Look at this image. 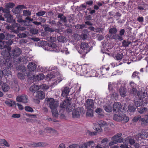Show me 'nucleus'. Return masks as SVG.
I'll return each instance as SVG.
<instances>
[{
  "mask_svg": "<svg viewBox=\"0 0 148 148\" xmlns=\"http://www.w3.org/2000/svg\"><path fill=\"white\" fill-rule=\"evenodd\" d=\"M45 100L47 101V103L51 110L52 115L53 117L57 118L58 114L57 109V107L58 105L55 102L54 99L52 98H48Z\"/></svg>",
  "mask_w": 148,
  "mask_h": 148,
  "instance_id": "nucleus-1",
  "label": "nucleus"
},
{
  "mask_svg": "<svg viewBox=\"0 0 148 148\" xmlns=\"http://www.w3.org/2000/svg\"><path fill=\"white\" fill-rule=\"evenodd\" d=\"M6 28L7 29L10 30V32L16 34H18L19 32L26 30V28L21 26L20 24L16 23H14L12 25H7Z\"/></svg>",
  "mask_w": 148,
  "mask_h": 148,
  "instance_id": "nucleus-2",
  "label": "nucleus"
},
{
  "mask_svg": "<svg viewBox=\"0 0 148 148\" xmlns=\"http://www.w3.org/2000/svg\"><path fill=\"white\" fill-rule=\"evenodd\" d=\"M7 51H5V53L11 57H18L21 53V50L18 47H16L12 49L11 50L10 47H8L7 48Z\"/></svg>",
  "mask_w": 148,
  "mask_h": 148,
  "instance_id": "nucleus-3",
  "label": "nucleus"
},
{
  "mask_svg": "<svg viewBox=\"0 0 148 148\" xmlns=\"http://www.w3.org/2000/svg\"><path fill=\"white\" fill-rule=\"evenodd\" d=\"M50 42L48 44L49 48V50L51 51L58 52L60 51L59 48L57 47L55 42L57 40L56 37H51L50 38Z\"/></svg>",
  "mask_w": 148,
  "mask_h": 148,
  "instance_id": "nucleus-4",
  "label": "nucleus"
},
{
  "mask_svg": "<svg viewBox=\"0 0 148 148\" xmlns=\"http://www.w3.org/2000/svg\"><path fill=\"white\" fill-rule=\"evenodd\" d=\"M88 45L87 43L82 42L80 45V49L78 51V52L82 54V57H84L86 55L90 50L88 49Z\"/></svg>",
  "mask_w": 148,
  "mask_h": 148,
  "instance_id": "nucleus-5",
  "label": "nucleus"
},
{
  "mask_svg": "<svg viewBox=\"0 0 148 148\" xmlns=\"http://www.w3.org/2000/svg\"><path fill=\"white\" fill-rule=\"evenodd\" d=\"M24 74L25 76L27 75L29 79H30L31 80H33L34 81L41 80H42L44 78V75L42 73L36 75H33L32 76V74L30 75V73H26L25 74L24 73Z\"/></svg>",
  "mask_w": 148,
  "mask_h": 148,
  "instance_id": "nucleus-6",
  "label": "nucleus"
},
{
  "mask_svg": "<svg viewBox=\"0 0 148 148\" xmlns=\"http://www.w3.org/2000/svg\"><path fill=\"white\" fill-rule=\"evenodd\" d=\"M4 60L3 61V64L6 66L11 67L12 66V59L10 55L7 53H4L3 55Z\"/></svg>",
  "mask_w": 148,
  "mask_h": 148,
  "instance_id": "nucleus-7",
  "label": "nucleus"
},
{
  "mask_svg": "<svg viewBox=\"0 0 148 148\" xmlns=\"http://www.w3.org/2000/svg\"><path fill=\"white\" fill-rule=\"evenodd\" d=\"M108 125V124L106 121L102 120H100L97 122V124L95 125L94 129L96 130L97 132H101L102 131V127Z\"/></svg>",
  "mask_w": 148,
  "mask_h": 148,
  "instance_id": "nucleus-8",
  "label": "nucleus"
},
{
  "mask_svg": "<svg viewBox=\"0 0 148 148\" xmlns=\"http://www.w3.org/2000/svg\"><path fill=\"white\" fill-rule=\"evenodd\" d=\"M72 98L69 97H66L65 99L62 103H61L60 107L62 108H67L70 104V102L71 101Z\"/></svg>",
  "mask_w": 148,
  "mask_h": 148,
  "instance_id": "nucleus-9",
  "label": "nucleus"
},
{
  "mask_svg": "<svg viewBox=\"0 0 148 148\" xmlns=\"http://www.w3.org/2000/svg\"><path fill=\"white\" fill-rule=\"evenodd\" d=\"M113 112H120L122 110L123 106L119 102H115L113 106Z\"/></svg>",
  "mask_w": 148,
  "mask_h": 148,
  "instance_id": "nucleus-10",
  "label": "nucleus"
},
{
  "mask_svg": "<svg viewBox=\"0 0 148 148\" xmlns=\"http://www.w3.org/2000/svg\"><path fill=\"white\" fill-rule=\"evenodd\" d=\"M27 97V96L26 95L18 96L16 97V100L18 102H22L24 103H27L28 101Z\"/></svg>",
  "mask_w": 148,
  "mask_h": 148,
  "instance_id": "nucleus-11",
  "label": "nucleus"
},
{
  "mask_svg": "<svg viewBox=\"0 0 148 148\" xmlns=\"http://www.w3.org/2000/svg\"><path fill=\"white\" fill-rule=\"evenodd\" d=\"M26 8L27 7L24 5H19L13 9V12L15 14H19L23 9Z\"/></svg>",
  "mask_w": 148,
  "mask_h": 148,
  "instance_id": "nucleus-12",
  "label": "nucleus"
},
{
  "mask_svg": "<svg viewBox=\"0 0 148 148\" xmlns=\"http://www.w3.org/2000/svg\"><path fill=\"white\" fill-rule=\"evenodd\" d=\"M71 88L65 86L61 89L62 94L61 95L62 97H68L69 93L70 91Z\"/></svg>",
  "mask_w": 148,
  "mask_h": 148,
  "instance_id": "nucleus-13",
  "label": "nucleus"
},
{
  "mask_svg": "<svg viewBox=\"0 0 148 148\" xmlns=\"http://www.w3.org/2000/svg\"><path fill=\"white\" fill-rule=\"evenodd\" d=\"M44 92L40 90L37 91L36 93V97L39 99H43L45 98Z\"/></svg>",
  "mask_w": 148,
  "mask_h": 148,
  "instance_id": "nucleus-14",
  "label": "nucleus"
},
{
  "mask_svg": "<svg viewBox=\"0 0 148 148\" xmlns=\"http://www.w3.org/2000/svg\"><path fill=\"white\" fill-rule=\"evenodd\" d=\"M44 30L45 31L50 32H56L58 33L60 32V30L59 29H53L49 27V25H45L44 27Z\"/></svg>",
  "mask_w": 148,
  "mask_h": 148,
  "instance_id": "nucleus-15",
  "label": "nucleus"
},
{
  "mask_svg": "<svg viewBox=\"0 0 148 148\" xmlns=\"http://www.w3.org/2000/svg\"><path fill=\"white\" fill-rule=\"evenodd\" d=\"M94 103L93 100L87 99L86 101V108L87 109H90L93 108Z\"/></svg>",
  "mask_w": 148,
  "mask_h": 148,
  "instance_id": "nucleus-16",
  "label": "nucleus"
},
{
  "mask_svg": "<svg viewBox=\"0 0 148 148\" xmlns=\"http://www.w3.org/2000/svg\"><path fill=\"white\" fill-rule=\"evenodd\" d=\"M27 66L29 71L31 72L35 70L36 68V65L34 62H29Z\"/></svg>",
  "mask_w": 148,
  "mask_h": 148,
  "instance_id": "nucleus-17",
  "label": "nucleus"
},
{
  "mask_svg": "<svg viewBox=\"0 0 148 148\" xmlns=\"http://www.w3.org/2000/svg\"><path fill=\"white\" fill-rule=\"evenodd\" d=\"M40 89L39 86L36 84H32L29 88L30 91L33 93H35L36 92L38 91Z\"/></svg>",
  "mask_w": 148,
  "mask_h": 148,
  "instance_id": "nucleus-18",
  "label": "nucleus"
},
{
  "mask_svg": "<svg viewBox=\"0 0 148 148\" xmlns=\"http://www.w3.org/2000/svg\"><path fill=\"white\" fill-rule=\"evenodd\" d=\"M104 110L107 112H112L113 109V106L111 104L106 103L103 106Z\"/></svg>",
  "mask_w": 148,
  "mask_h": 148,
  "instance_id": "nucleus-19",
  "label": "nucleus"
},
{
  "mask_svg": "<svg viewBox=\"0 0 148 148\" xmlns=\"http://www.w3.org/2000/svg\"><path fill=\"white\" fill-rule=\"evenodd\" d=\"M45 145V143L42 142L33 143L30 144V146L32 147H44Z\"/></svg>",
  "mask_w": 148,
  "mask_h": 148,
  "instance_id": "nucleus-20",
  "label": "nucleus"
},
{
  "mask_svg": "<svg viewBox=\"0 0 148 148\" xmlns=\"http://www.w3.org/2000/svg\"><path fill=\"white\" fill-rule=\"evenodd\" d=\"M126 89L125 87L122 86L119 89L120 95L122 97H124L126 95Z\"/></svg>",
  "mask_w": 148,
  "mask_h": 148,
  "instance_id": "nucleus-21",
  "label": "nucleus"
},
{
  "mask_svg": "<svg viewBox=\"0 0 148 148\" xmlns=\"http://www.w3.org/2000/svg\"><path fill=\"white\" fill-rule=\"evenodd\" d=\"M128 110H127L129 113L133 114L134 112L136 109L135 106L133 105H130L128 106Z\"/></svg>",
  "mask_w": 148,
  "mask_h": 148,
  "instance_id": "nucleus-22",
  "label": "nucleus"
},
{
  "mask_svg": "<svg viewBox=\"0 0 148 148\" xmlns=\"http://www.w3.org/2000/svg\"><path fill=\"white\" fill-rule=\"evenodd\" d=\"M112 38L116 41H121L123 40L122 37H121L118 34L114 35L112 36Z\"/></svg>",
  "mask_w": 148,
  "mask_h": 148,
  "instance_id": "nucleus-23",
  "label": "nucleus"
},
{
  "mask_svg": "<svg viewBox=\"0 0 148 148\" xmlns=\"http://www.w3.org/2000/svg\"><path fill=\"white\" fill-rule=\"evenodd\" d=\"M5 103L6 105L9 107H12L14 105H16L15 102L10 99H8L6 100L5 101Z\"/></svg>",
  "mask_w": 148,
  "mask_h": 148,
  "instance_id": "nucleus-24",
  "label": "nucleus"
},
{
  "mask_svg": "<svg viewBox=\"0 0 148 148\" xmlns=\"http://www.w3.org/2000/svg\"><path fill=\"white\" fill-rule=\"evenodd\" d=\"M148 109L147 108L145 107H141L138 108L137 111L140 114H144L147 112Z\"/></svg>",
  "mask_w": 148,
  "mask_h": 148,
  "instance_id": "nucleus-25",
  "label": "nucleus"
},
{
  "mask_svg": "<svg viewBox=\"0 0 148 148\" xmlns=\"http://www.w3.org/2000/svg\"><path fill=\"white\" fill-rule=\"evenodd\" d=\"M2 89L4 92L8 91L10 89V87L6 83H4L2 85Z\"/></svg>",
  "mask_w": 148,
  "mask_h": 148,
  "instance_id": "nucleus-26",
  "label": "nucleus"
},
{
  "mask_svg": "<svg viewBox=\"0 0 148 148\" xmlns=\"http://www.w3.org/2000/svg\"><path fill=\"white\" fill-rule=\"evenodd\" d=\"M141 122V125L143 126H145L148 125V122L147 119L145 118H141L139 120Z\"/></svg>",
  "mask_w": 148,
  "mask_h": 148,
  "instance_id": "nucleus-27",
  "label": "nucleus"
},
{
  "mask_svg": "<svg viewBox=\"0 0 148 148\" xmlns=\"http://www.w3.org/2000/svg\"><path fill=\"white\" fill-rule=\"evenodd\" d=\"M120 119L121 121H123L124 123H127L129 120V118L125 114L122 113L121 114Z\"/></svg>",
  "mask_w": 148,
  "mask_h": 148,
  "instance_id": "nucleus-28",
  "label": "nucleus"
},
{
  "mask_svg": "<svg viewBox=\"0 0 148 148\" xmlns=\"http://www.w3.org/2000/svg\"><path fill=\"white\" fill-rule=\"evenodd\" d=\"M120 112H117L113 116V119L114 120L118 121L120 119L121 113H119Z\"/></svg>",
  "mask_w": 148,
  "mask_h": 148,
  "instance_id": "nucleus-29",
  "label": "nucleus"
},
{
  "mask_svg": "<svg viewBox=\"0 0 148 148\" xmlns=\"http://www.w3.org/2000/svg\"><path fill=\"white\" fill-rule=\"evenodd\" d=\"M131 42L128 40H124L122 42V45L123 47H127L131 44Z\"/></svg>",
  "mask_w": 148,
  "mask_h": 148,
  "instance_id": "nucleus-30",
  "label": "nucleus"
},
{
  "mask_svg": "<svg viewBox=\"0 0 148 148\" xmlns=\"http://www.w3.org/2000/svg\"><path fill=\"white\" fill-rule=\"evenodd\" d=\"M72 116L73 118H78L79 116V112L76 110H74L72 112Z\"/></svg>",
  "mask_w": 148,
  "mask_h": 148,
  "instance_id": "nucleus-31",
  "label": "nucleus"
},
{
  "mask_svg": "<svg viewBox=\"0 0 148 148\" xmlns=\"http://www.w3.org/2000/svg\"><path fill=\"white\" fill-rule=\"evenodd\" d=\"M146 93L145 92H138V93H137V96L140 99L144 98L146 96Z\"/></svg>",
  "mask_w": 148,
  "mask_h": 148,
  "instance_id": "nucleus-32",
  "label": "nucleus"
},
{
  "mask_svg": "<svg viewBox=\"0 0 148 148\" xmlns=\"http://www.w3.org/2000/svg\"><path fill=\"white\" fill-rule=\"evenodd\" d=\"M122 134L121 133H119L112 137L111 140H117L121 136Z\"/></svg>",
  "mask_w": 148,
  "mask_h": 148,
  "instance_id": "nucleus-33",
  "label": "nucleus"
},
{
  "mask_svg": "<svg viewBox=\"0 0 148 148\" xmlns=\"http://www.w3.org/2000/svg\"><path fill=\"white\" fill-rule=\"evenodd\" d=\"M109 34H115L117 32V29L115 27H112L110 28L109 31Z\"/></svg>",
  "mask_w": 148,
  "mask_h": 148,
  "instance_id": "nucleus-34",
  "label": "nucleus"
},
{
  "mask_svg": "<svg viewBox=\"0 0 148 148\" xmlns=\"http://www.w3.org/2000/svg\"><path fill=\"white\" fill-rule=\"evenodd\" d=\"M11 58H13V60L14 62L16 63H18L21 62V57H11Z\"/></svg>",
  "mask_w": 148,
  "mask_h": 148,
  "instance_id": "nucleus-35",
  "label": "nucleus"
},
{
  "mask_svg": "<svg viewBox=\"0 0 148 148\" xmlns=\"http://www.w3.org/2000/svg\"><path fill=\"white\" fill-rule=\"evenodd\" d=\"M58 69V68L56 66H54V67H49V68L48 67H47L45 68V69L46 70H44V72H47V71H53V70H56Z\"/></svg>",
  "mask_w": 148,
  "mask_h": 148,
  "instance_id": "nucleus-36",
  "label": "nucleus"
},
{
  "mask_svg": "<svg viewBox=\"0 0 148 148\" xmlns=\"http://www.w3.org/2000/svg\"><path fill=\"white\" fill-rule=\"evenodd\" d=\"M3 74H4L5 76H9L11 75V72L9 70V69H4L3 71Z\"/></svg>",
  "mask_w": 148,
  "mask_h": 148,
  "instance_id": "nucleus-37",
  "label": "nucleus"
},
{
  "mask_svg": "<svg viewBox=\"0 0 148 148\" xmlns=\"http://www.w3.org/2000/svg\"><path fill=\"white\" fill-rule=\"evenodd\" d=\"M88 110L86 112V116L89 117H92L93 116V110L92 109H87Z\"/></svg>",
  "mask_w": 148,
  "mask_h": 148,
  "instance_id": "nucleus-38",
  "label": "nucleus"
},
{
  "mask_svg": "<svg viewBox=\"0 0 148 148\" xmlns=\"http://www.w3.org/2000/svg\"><path fill=\"white\" fill-rule=\"evenodd\" d=\"M29 28H30L29 31L31 34H38V31L37 29L34 28H32V27Z\"/></svg>",
  "mask_w": 148,
  "mask_h": 148,
  "instance_id": "nucleus-39",
  "label": "nucleus"
},
{
  "mask_svg": "<svg viewBox=\"0 0 148 148\" xmlns=\"http://www.w3.org/2000/svg\"><path fill=\"white\" fill-rule=\"evenodd\" d=\"M55 74L53 72V71L47 75V78H48L49 80H51V79L55 78Z\"/></svg>",
  "mask_w": 148,
  "mask_h": 148,
  "instance_id": "nucleus-40",
  "label": "nucleus"
},
{
  "mask_svg": "<svg viewBox=\"0 0 148 148\" xmlns=\"http://www.w3.org/2000/svg\"><path fill=\"white\" fill-rule=\"evenodd\" d=\"M140 73L136 71H135L133 73L132 75V78H135L137 77L138 79H140V77L139 76H138V75Z\"/></svg>",
  "mask_w": 148,
  "mask_h": 148,
  "instance_id": "nucleus-41",
  "label": "nucleus"
},
{
  "mask_svg": "<svg viewBox=\"0 0 148 148\" xmlns=\"http://www.w3.org/2000/svg\"><path fill=\"white\" fill-rule=\"evenodd\" d=\"M15 37V35L11 34L9 33H7L5 36V39L11 40V39L14 38Z\"/></svg>",
  "mask_w": 148,
  "mask_h": 148,
  "instance_id": "nucleus-42",
  "label": "nucleus"
},
{
  "mask_svg": "<svg viewBox=\"0 0 148 148\" xmlns=\"http://www.w3.org/2000/svg\"><path fill=\"white\" fill-rule=\"evenodd\" d=\"M65 38L62 36H58L57 38V40L59 42L64 43L65 41Z\"/></svg>",
  "mask_w": 148,
  "mask_h": 148,
  "instance_id": "nucleus-43",
  "label": "nucleus"
},
{
  "mask_svg": "<svg viewBox=\"0 0 148 148\" xmlns=\"http://www.w3.org/2000/svg\"><path fill=\"white\" fill-rule=\"evenodd\" d=\"M62 80H57L56 81H55L54 82L51 83L50 85V86L51 88H53L56 86L57 85L58 83H60Z\"/></svg>",
  "mask_w": 148,
  "mask_h": 148,
  "instance_id": "nucleus-44",
  "label": "nucleus"
},
{
  "mask_svg": "<svg viewBox=\"0 0 148 148\" xmlns=\"http://www.w3.org/2000/svg\"><path fill=\"white\" fill-rule=\"evenodd\" d=\"M23 15L25 16H30L31 14V12L29 10H26L23 11Z\"/></svg>",
  "mask_w": 148,
  "mask_h": 148,
  "instance_id": "nucleus-45",
  "label": "nucleus"
},
{
  "mask_svg": "<svg viewBox=\"0 0 148 148\" xmlns=\"http://www.w3.org/2000/svg\"><path fill=\"white\" fill-rule=\"evenodd\" d=\"M15 5L14 3H9L5 5V8L9 9V8H12Z\"/></svg>",
  "mask_w": 148,
  "mask_h": 148,
  "instance_id": "nucleus-46",
  "label": "nucleus"
},
{
  "mask_svg": "<svg viewBox=\"0 0 148 148\" xmlns=\"http://www.w3.org/2000/svg\"><path fill=\"white\" fill-rule=\"evenodd\" d=\"M46 13V12L44 11H39L36 13V15L38 16H41L44 15Z\"/></svg>",
  "mask_w": 148,
  "mask_h": 148,
  "instance_id": "nucleus-47",
  "label": "nucleus"
},
{
  "mask_svg": "<svg viewBox=\"0 0 148 148\" xmlns=\"http://www.w3.org/2000/svg\"><path fill=\"white\" fill-rule=\"evenodd\" d=\"M123 57V55L122 53H117L116 56L115 57L116 60H121Z\"/></svg>",
  "mask_w": 148,
  "mask_h": 148,
  "instance_id": "nucleus-48",
  "label": "nucleus"
},
{
  "mask_svg": "<svg viewBox=\"0 0 148 148\" xmlns=\"http://www.w3.org/2000/svg\"><path fill=\"white\" fill-rule=\"evenodd\" d=\"M130 92L131 93L134 95H136V94L138 93V91L136 88H131L130 90Z\"/></svg>",
  "mask_w": 148,
  "mask_h": 148,
  "instance_id": "nucleus-49",
  "label": "nucleus"
},
{
  "mask_svg": "<svg viewBox=\"0 0 148 148\" xmlns=\"http://www.w3.org/2000/svg\"><path fill=\"white\" fill-rule=\"evenodd\" d=\"M39 86V88L45 90H47L49 88V86L45 84L40 85Z\"/></svg>",
  "mask_w": 148,
  "mask_h": 148,
  "instance_id": "nucleus-50",
  "label": "nucleus"
},
{
  "mask_svg": "<svg viewBox=\"0 0 148 148\" xmlns=\"http://www.w3.org/2000/svg\"><path fill=\"white\" fill-rule=\"evenodd\" d=\"M111 96L115 100H117L118 98L119 94L117 92H114L111 94Z\"/></svg>",
  "mask_w": 148,
  "mask_h": 148,
  "instance_id": "nucleus-51",
  "label": "nucleus"
},
{
  "mask_svg": "<svg viewBox=\"0 0 148 148\" xmlns=\"http://www.w3.org/2000/svg\"><path fill=\"white\" fill-rule=\"evenodd\" d=\"M9 47L8 46H6V45H4L3 43V45H0V49H3L4 48L5 49V52L3 51L2 53L4 55V53L5 52V51H7V47Z\"/></svg>",
  "mask_w": 148,
  "mask_h": 148,
  "instance_id": "nucleus-52",
  "label": "nucleus"
},
{
  "mask_svg": "<svg viewBox=\"0 0 148 148\" xmlns=\"http://www.w3.org/2000/svg\"><path fill=\"white\" fill-rule=\"evenodd\" d=\"M25 110L26 111L30 112H32L34 111V110L32 108L29 106H27L25 107Z\"/></svg>",
  "mask_w": 148,
  "mask_h": 148,
  "instance_id": "nucleus-53",
  "label": "nucleus"
},
{
  "mask_svg": "<svg viewBox=\"0 0 148 148\" xmlns=\"http://www.w3.org/2000/svg\"><path fill=\"white\" fill-rule=\"evenodd\" d=\"M86 143L87 147H90L91 146L92 147V145L95 143V142L93 140H90L89 141L86 142Z\"/></svg>",
  "mask_w": 148,
  "mask_h": 148,
  "instance_id": "nucleus-54",
  "label": "nucleus"
},
{
  "mask_svg": "<svg viewBox=\"0 0 148 148\" xmlns=\"http://www.w3.org/2000/svg\"><path fill=\"white\" fill-rule=\"evenodd\" d=\"M109 68L108 67L107 68H106L104 67H102V68L101 69L100 71L101 72V74L102 75H104V74L103 73V71H104L105 72H106V71L109 70Z\"/></svg>",
  "mask_w": 148,
  "mask_h": 148,
  "instance_id": "nucleus-55",
  "label": "nucleus"
},
{
  "mask_svg": "<svg viewBox=\"0 0 148 148\" xmlns=\"http://www.w3.org/2000/svg\"><path fill=\"white\" fill-rule=\"evenodd\" d=\"M18 36L20 38H25L27 36V35L25 33H22L18 34Z\"/></svg>",
  "mask_w": 148,
  "mask_h": 148,
  "instance_id": "nucleus-56",
  "label": "nucleus"
},
{
  "mask_svg": "<svg viewBox=\"0 0 148 148\" xmlns=\"http://www.w3.org/2000/svg\"><path fill=\"white\" fill-rule=\"evenodd\" d=\"M125 32V30L124 29H121L119 34L121 37H122L124 36V34Z\"/></svg>",
  "mask_w": 148,
  "mask_h": 148,
  "instance_id": "nucleus-57",
  "label": "nucleus"
},
{
  "mask_svg": "<svg viewBox=\"0 0 148 148\" xmlns=\"http://www.w3.org/2000/svg\"><path fill=\"white\" fill-rule=\"evenodd\" d=\"M5 38V36L4 35V34L3 33H0V42H2V40Z\"/></svg>",
  "mask_w": 148,
  "mask_h": 148,
  "instance_id": "nucleus-58",
  "label": "nucleus"
},
{
  "mask_svg": "<svg viewBox=\"0 0 148 148\" xmlns=\"http://www.w3.org/2000/svg\"><path fill=\"white\" fill-rule=\"evenodd\" d=\"M103 29L101 27H97L95 29V32L97 33H101L103 32Z\"/></svg>",
  "mask_w": 148,
  "mask_h": 148,
  "instance_id": "nucleus-59",
  "label": "nucleus"
},
{
  "mask_svg": "<svg viewBox=\"0 0 148 148\" xmlns=\"http://www.w3.org/2000/svg\"><path fill=\"white\" fill-rule=\"evenodd\" d=\"M141 117V116L140 115H138L134 117L132 121L136 122H137Z\"/></svg>",
  "mask_w": 148,
  "mask_h": 148,
  "instance_id": "nucleus-60",
  "label": "nucleus"
},
{
  "mask_svg": "<svg viewBox=\"0 0 148 148\" xmlns=\"http://www.w3.org/2000/svg\"><path fill=\"white\" fill-rule=\"evenodd\" d=\"M8 40L6 41V46H8L10 47L9 46L11 45L13 42L11 40Z\"/></svg>",
  "mask_w": 148,
  "mask_h": 148,
  "instance_id": "nucleus-61",
  "label": "nucleus"
},
{
  "mask_svg": "<svg viewBox=\"0 0 148 148\" xmlns=\"http://www.w3.org/2000/svg\"><path fill=\"white\" fill-rule=\"evenodd\" d=\"M128 142L131 145H133L135 143V141L134 139L131 138L129 139Z\"/></svg>",
  "mask_w": 148,
  "mask_h": 148,
  "instance_id": "nucleus-62",
  "label": "nucleus"
},
{
  "mask_svg": "<svg viewBox=\"0 0 148 148\" xmlns=\"http://www.w3.org/2000/svg\"><path fill=\"white\" fill-rule=\"evenodd\" d=\"M45 41H40L38 42V45L39 47H42L45 45Z\"/></svg>",
  "mask_w": 148,
  "mask_h": 148,
  "instance_id": "nucleus-63",
  "label": "nucleus"
},
{
  "mask_svg": "<svg viewBox=\"0 0 148 148\" xmlns=\"http://www.w3.org/2000/svg\"><path fill=\"white\" fill-rule=\"evenodd\" d=\"M141 104V103L140 101H137L135 102V107H136V108L140 106Z\"/></svg>",
  "mask_w": 148,
  "mask_h": 148,
  "instance_id": "nucleus-64",
  "label": "nucleus"
}]
</instances>
